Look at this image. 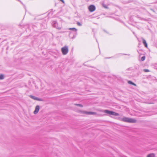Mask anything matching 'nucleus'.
I'll use <instances>...</instances> for the list:
<instances>
[{
  "mask_svg": "<svg viewBox=\"0 0 157 157\" xmlns=\"http://www.w3.org/2000/svg\"><path fill=\"white\" fill-rule=\"evenodd\" d=\"M121 121L124 122L129 123H135L136 121V120L135 119L126 117H124L122 118L121 119Z\"/></svg>",
  "mask_w": 157,
  "mask_h": 157,
  "instance_id": "obj_1",
  "label": "nucleus"
},
{
  "mask_svg": "<svg viewBox=\"0 0 157 157\" xmlns=\"http://www.w3.org/2000/svg\"><path fill=\"white\" fill-rule=\"evenodd\" d=\"M77 24L79 26H80L81 25V24L79 22H77Z\"/></svg>",
  "mask_w": 157,
  "mask_h": 157,
  "instance_id": "obj_14",
  "label": "nucleus"
},
{
  "mask_svg": "<svg viewBox=\"0 0 157 157\" xmlns=\"http://www.w3.org/2000/svg\"><path fill=\"white\" fill-rule=\"evenodd\" d=\"M105 113L108 114L110 115L114 116H118L119 114L114 112L110 111L108 110H105L104 111Z\"/></svg>",
  "mask_w": 157,
  "mask_h": 157,
  "instance_id": "obj_2",
  "label": "nucleus"
},
{
  "mask_svg": "<svg viewBox=\"0 0 157 157\" xmlns=\"http://www.w3.org/2000/svg\"><path fill=\"white\" fill-rule=\"evenodd\" d=\"M147 157H155V155L154 153H151L148 155Z\"/></svg>",
  "mask_w": 157,
  "mask_h": 157,
  "instance_id": "obj_8",
  "label": "nucleus"
},
{
  "mask_svg": "<svg viewBox=\"0 0 157 157\" xmlns=\"http://www.w3.org/2000/svg\"><path fill=\"white\" fill-rule=\"evenodd\" d=\"M69 29L70 30H75V31L76 30V29L75 28H70V29Z\"/></svg>",
  "mask_w": 157,
  "mask_h": 157,
  "instance_id": "obj_15",
  "label": "nucleus"
},
{
  "mask_svg": "<svg viewBox=\"0 0 157 157\" xmlns=\"http://www.w3.org/2000/svg\"><path fill=\"white\" fill-rule=\"evenodd\" d=\"M143 43L146 48L147 47V45L146 40L144 39H143Z\"/></svg>",
  "mask_w": 157,
  "mask_h": 157,
  "instance_id": "obj_7",
  "label": "nucleus"
},
{
  "mask_svg": "<svg viewBox=\"0 0 157 157\" xmlns=\"http://www.w3.org/2000/svg\"><path fill=\"white\" fill-rule=\"evenodd\" d=\"M88 9L90 12H93L95 10V7L93 5H90L89 6Z\"/></svg>",
  "mask_w": 157,
  "mask_h": 157,
  "instance_id": "obj_4",
  "label": "nucleus"
},
{
  "mask_svg": "<svg viewBox=\"0 0 157 157\" xmlns=\"http://www.w3.org/2000/svg\"><path fill=\"white\" fill-rule=\"evenodd\" d=\"M145 59V56H143L141 58V60L142 61H144Z\"/></svg>",
  "mask_w": 157,
  "mask_h": 157,
  "instance_id": "obj_12",
  "label": "nucleus"
},
{
  "mask_svg": "<svg viewBox=\"0 0 157 157\" xmlns=\"http://www.w3.org/2000/svg\"><path fill=\"white\" fill-rule=\"evenodd\" d=\"M40 109V107L39 105H37L35 108V110L34 112L35 114H36L39 111Z\"/></svg>",
  "mask_w": 157,
  "mask_h": 157,
  "instance_id": "obj_5",
  "label": "nucleus"
},
{
  "mask_svg": "<svg viewBox=\"0 0 157 157\" xmlns=\"http://www.w3.org/2000/svg\"><path fill=\"white\" fill-rule=\"evenodd\" d=\"M30 97L32 99H34L35 100H40L39 98H37L36 97H35L31 95L30 96Z\"/></svg>",
  "mask_w": 157,
  "mask_h": 157,
  "instance_id": "obj_9",
  "label": "nucleus"
},
{
  "mask_svg": "<svg viewBox=\"0 0 157 157\" xmlns=\"http://www.w3.org/2000/svg\"><path fill=\"white\" fill-rule=\"evenodd\" d=\"M4 78V76L3 75H0V79H3Z\"/></svg>",
  "mask_w": 157,
  "mask_h": 157,
  "instance_id": "obj_11",
  "label": "nucleus"
},
{
  "mask_svg": "<svg viewBox=\"0 0 157 157\" xmlns=\"http://www.w3.org/2000/svg\"><path fill=\"white\" fill-rule=\"evenodd\" d=\"M128 83H129V84H132L133 85H134V86H136V85L134 84V83H133L132 82H131V81H128Z\"/></svg>",
  "mask_w": 157,
  "mask_h": 157,
  "instance_id": "obj_10",
  "label": "nucleus"
},
{
  "mask_svg": "<svg viewBox=\"0 0 157 157\" xmlns=\"http://www.w3.org/2000/svg\"><path fill=\"white\" fill-rule=\"evenodd\" d=\"M60 1H61L63 3H64V1L63 0H60Z\"/></svg>",
  "mask_w": 157,
  "mask_h": 157,
  "instance_id": "obj_17",
  "label": "nucleus"
},
{
  "mask_svg": "<svg viewBox=\"0 0 157 157\" xmlns=\"http://www.w3.org/2000/svg\"><path fill=\"white\" fill-rule=\"evenodd\" d=\"M61 51L63 55L67 54L68 52V47L67 46L63 47L61 49Z\"/></svg>",
  "mask_w": 157,
  "mask_h": 157,
  "instance_id": "obj_3",
  "label": "nucleus"
},
{
  "mask_svg": "<svg viewBox=\"0 0 157 157\" xmlns=\"http://www.w3.org/2000/svg\"><path fill=\"white\" fill-rule=\"evenodd\" d=\"M143 70L145 72H147L149 71L147 69H144Z\"/></svg>",
  "mask_w": 157,
  "mask_h": 157,
  "instance_id": "obj_13",
  "label": "nucleus"
},
{
  "mask_svg": "<svg viewBox=\"0 0 157 157\" xmlns=\"http://www.w3.org/2000/svg\"><path fill=\"white\" fill-rule=\"evenodd\" d=\"M76 105H78V106H79L80 107H83V106L81 105H80V104H76Z\"/></svg>",
  "mask_w": 157,
  "mask_h": 157,
  "instance_id": "obj_16",
  "label": "nucleus"
},
{
  "mask_svg": "<svg viewBox=\"0 0 157 157\" xmlns=\"http://www.w3.org/2000/svg\"><path fill=\"white\" fill-rule=\"evenodd\" d=\"M82 113L84 114H95L96 113L94 112H83Z\"/></svg>",
  "mask_w": 157,
  "mask_h": 157,
  "instance_id": "obj_6",
  "label": "nucleus"
}]
</instances>
